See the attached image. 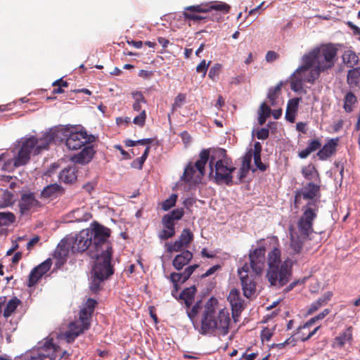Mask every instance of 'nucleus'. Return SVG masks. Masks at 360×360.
Here are the masks:
<instances>
[{
  "mask_svg": "<svg viewBox=\"0 0 360 360\" xmlns=\"http://www.w3.org/2000/svg\"><path fill=\"white\" fill-rule=\"evenodd\" d=\"M110 233L109 229L95 223L91 229L81 231L75 238L62 240L58 246V266L65 262L70 250L73 252L87 251L95 260L112 256V246L108 240Z\"/></svg>",
  "mask_w": 360,
  "mask_h": 360,
  "instance_id": "nucleus-1",
  "label": "nucleus"
},
{
  "mask_svg": "<svg viewBox=\"0 0 360 360\" xmlns=\"http://www.w3.org/2000/svg\"><path fill=\"white\" fill-rule=\"evenodd\" d=\"M337 49L332 44L316 48L302 57V65L292 75L291 89L299 92L304 83H313L321 72L331 68L335 62Z\"/></svg>",
  "mask_w": 360,
  "mask_h": 360,
  "instance_id": "nucleus-2",
  "label": "nucleus"
},
{
  "mask_svg": "<svg viewBox=\"0 0 360 360\" xmlns=\"http://www.w3.org/2000/svg\"><path fill=\"white\" fill-rule=\"evenodd\" d=\"M218 301L211 297L205 303L201 315L200 334L218 335L224 336L229 333L230 316L226 308L219 309Z\"/></svg>",
  "mask_w": 360,
  "mask_h": 360,
  "instance_id": "nucleus-3",
  "label": "nucleus"
},
{
  "mask_svg": "<svg viewBox=\"0 0 360 360\" xmlns=\"http://www.w3.org/2000/svg\"><path fill=\"white\" fill-rule=\"evenodd\" d=\"M302 210L303 214L297 223L298 232H295L292 227L289 229L290 238L285 245V251L289 255L300 254L304 241L312 232V223L317 215L316 204L309 202Z\"/></svg>",
  "mask_w": 360,
  "mask_h": 360,
  "instance_id": "nucleus-4",
  "label": "nucleus"
},
{
  "mask_svg": "<svg viewBox=\"0 0 360 360\" xmlns=\"http://www.w3.org/2000/svg\"><path fill=\"white\" fill-rule=\"evenodd\" d=\"M58 131H50L37 139L34 136L25 137L17 142V154L13 158V165L20 167L28 162L32 154H39L41 150L46 149L49 145L55 141Z\"/></svg>",
  "mask_w": 360,
  "mask_h": 360,
  "instance_id": "nucleus-5",
  "label": "nucleus"
},
{
  "mask_svg": "<svg viewBox=\"0 0 360 360\" xmlns=\"http://www.w3.org/2000/svg\"><path fill=\"white\" fill-rule=\"evenodd\" d=\"M225 150L219 149L209 154V174L218 184L230 185L236 176V169L231 161L226 157Z\"/></svg>",
  "mask_w": 360,
  "mask_h": 360,
  "instance_id": "nucleus-6",
  "label": "nucleus"
},
{
  "mask_svg": "<svg viewBox=\"0 0 360 360\" xmlns=\"http://www.w3.org/2000/svg\"><path fill=\"white\" fill-rule=\"evenodd\" d=\"M53 335H51V338L49 337L43 342H39L32 349L18 356V359L20 360H54L58 355L61 358L66 354L68 355L65 350L61 349V345L65 340H59L58 334H56L58 340L56 343L54 342Z\"/></svg>",
  "mask_w": 360,
  "mask_h": 360,
  "instance_id": "nucleus-7",
  "label": "nucleus"
},
{
  "mask_svg": "<svg viewBox=\"0 0 360 360\" xmlns=\"http://www.w3.org/2000/svg\"><path fill=\"white\" fill-rule=\"evenodd\" d=\"M92 313L91 309L82 308L79 311V320L70 323L68 330L64 333H59L58 339L65 340L67 343L72 342L77 337L89 328Z\"/></svg>",
  "mask_w": 360,
  "mask_h": 360,
  "instance_id": "nucleus-8",
  "label": "nucleus"
},
{
  "mask_svg": "<svg viewBox=\"0 0 360 360\" xmlns=\"http://www.w3.org/2000/svg\"><path fill=\"white\" fill-rule=\"evenodd\" d=\"M111 258L112 256H105L103 259L94 261L90 283V288L93 292H98L101 283L113 274Z\"/></svg>",
  "mask_w": 360,
  "mask_h": 360,
  "instance_id": "nucleus-9",
  "label": "nucleus"
},
{
  "mask_svg": "<svg viewBox=\"0 0 360 360\" xmlns=\"http://www.w3.org/2000/svg\"><path fill=\"white\" fill-rule=\"evenodd\" d=\"M291 275L292 262L286 259L281 266L269 268L266 277L271 285L279 288L289 282Z\"/></svg>",
  "mask_w": 360,
  "mask_h": 360,
  "instance_id": "nucleus-10",
  "label": "nucleus"
},
{
  "mask_svg": "<svg viewBox=\"0 0 360 360\" xmlns=\"http://www.w3.org/2000/svg\"><path fill=\"white\" fill-rule=\"evenodd\" d=\"M199 160L195 165L189 164L184 170L182 179L188 183L196 184L200 182L205 175V167L209 160V150H203L200 152Z\"/></svg>",
  "mask_w": 360,
  "mask_h": 360,
  "instance_id": "nucleus-11",
  "label": "nucleus"
},
{
  "mask_svg": "<svg viewBox=\"0 0 360 360\" xmlns=\"http://www.w3.org/2000/svg\"><path fill=\"white\" fill-rule=\"evenodd\" d=\"M199 160L195 165L189 164L184 170L182 179L188 183L196 184L200 182L205 175V167L209 160V150H203L200 152Z\"/></svg>",
  "mask_w": 360,
  "mask_h": 360,
  "instance_id": "nucleus-12",
  "label": "nucleus"
},
{
  "mask_svg": "<svg viewBox=\"0 0 360 360\" xmlns=\"http://www.w3.org/2000/svg\"><path fill=\"white\" fill-rule=\"evenodd\" d=\"M238 272L244 296L247 298H251L256 292L255 275L249 272V266L247 264H245L243 267L239 269Z\"/></svg>",
  "mask_w": 360,
  "mask_h": 360,
  "instance_id": "nucleus-13",
  "label": "nucleus"
},
{
  "mask_svg": "<svg viewBox=\"0 0 360 360\" xmlns=\"http://www.w3.org/2000/svg\"><path fill=\"white\" fill-rule=\"evenodd\" d=\"M250 264L249 272L255 275L260 274L265 264V249L264 248H258L253 251H250L249 254Z\"/></svg>",
  "mask_w": 360,
  "mask_h": 360,
  "instance_id": "nucleus-14",
  "label": "nucleus"
},
{
  "mask_svg": "<svg viewBox=\"0 0 360 360\" xmlns=\"http://www.w3.org/2000/svg\"><path fill=\"white\" fill-rule=\"evenodd\" d=\"M65 144L70 150H77L89 141L87 134L84 131H71L65 134Z\"/></svg>",
  "mask_w": 360,
  "mask_h": 360,
  "instance_id": "nucleus-15",
  "label": "nucleus"
},
{
  "mask_svg": "<svg viewBox=\"0 0 360 360\" xmlns=\"http://www.w3.org/2000/svg\"><path fill=\"white\" fill-rule=\"evenodd\" d=\"M41 206V202L36 198L34 194L31 192L22 193L18 202L19 211L21 214H25L30 210Z\"/></svg>",
  "mask_w": 360,
  "mask_h": 360,
  "instance_id": "nucleus-16",
  "label": "nucleus"
},
{
  "mask_svg": "<svg viewBox=\"0 0 360 360\" xmlns=\"http://www.w3.org/2000/svg\"><path fill=\"white\" fill-rule=\"evenodd\" d=\"M227 299L231 307L233 318L236 321V319L244 309L243 300L240 297V291L236 288L232 289Z\"/></svg>",
  "mask_w": 360,
  "mask_h": 360,
  "instance_id": "nucleus-17",
  "label": "nucleus"
},
{
  "mask_svg": "<svg viewBox=\"0 0 360 360\" xmlns=\"http://www.w3.org/2000/svg\"><path fill=\"white\" fill-rule=\"evenodd\" d=\"M198 267V264L191 265L187 266L183 273L173 272L170 274L169 279L173 283L174 288L172 292L173 296H174V292H176L179 290L178 283L186 281Z\"/></svg>",
  "mask_w": 360,
  "mask_h": 360,
  "instance_id": "nucleus-18",
  "label": "nucleus"
},
{
  "mask_svg": "<svg viewBox=\"0 0 360 360\" xmlns=\"http://www.w3.org/2000/svg\"><path fill=\"white\" fill-rule=\"evenodd\" d=\"M319 197L320 186L314 183H308L296 194L295 202L298 203L299 199L301 198L305 200H313Z\"/></svg>",
  "mask_w": 360,
  "mask_h": 360,
  "instance_id": "nucleus-19",
  "label": "nucleus"
},
{
  "mask_svg": "<svg viewBox=\"0 0 360 360\" xmlns=\"http://www.w3.org/2000/svg\"><path fill=\"white\" fill-rule=\"evenodd\" d=\"M51 259H47L44 262L34 268L30 274L28 286L34 285L37 281L45 274L51 267Z\"/></svg>",
  "mask_w": 360,
  "mask_h": 360,
  "instance_id": "nucleus-20",
  "label": "nucleus"
},
{
  "mask_svg": "<svg viewBox=\"0 0 360 360\" xmlns=\"http://www.w3.org/2000/svg\"><path fill=\"white\" fill-rule=\"evenodd\" d=\"M209 11L207 5H195L188 6L185 8L184 12V16L186 20H193L194 22H198L205 18L198 13H207Z\"/></svg>",
  "mask_w": 360,
  "mask_h": 360,
  "instance_id": "nucleus-21",
  "label": "nucleus"
},
{
  "mask_svg": "<svg viewBox=\"0 0 360 360\" xmlns=\"http://www.w3.org/2000/svg\"><path fill=\"white\" fill-rule=\"evenodd\" d=\"M252 158V150L248 151L242 159V165L238 170H237L236 176V183H240L247 175L250 168V163Z\"/></svg>",
  "mask_w": 360,
  "mask_h": 360,
  "instance_id": "nucleus-22",
  "label": "nucleus"
},
{
  "mask_svg": "<svg viewBox=\"0 0 360 360\" xmlns=\"http://www.w3.org/2000/svg\"><path fill=\"white\" fill-rule=\"evenodd\" d=\"M95 151L92 146H85L82 150L71 157V160L74 163L84 165L89 162L94 157Z\"/></svg>",
  "mask_w": 360,
  "mask_h": 360,
  "instance_id": "nucleus-23",
  "label": "nucleus"
},
{
  "mask_svg": "<svg viewBox=\"0 0 360 360\" xmlns=\"http://www.w3.org/2000/svg\"><path fill=\"white\" fill-rule=\"evenodd\" d=\"M338 139H332L318 152L319 159L323 160L330 157L336 150Z\"/></svg>",
  "mask_w": 360,
  "mask_h": 360,
  "instance_id": "nucleus-24",
  "label": "nucleus"
},
{
  "mask_svg": "<svg viewBox=\"0 0 360 360\" xmlns=\"http://www.w3.org/2000/svg\"><path fill=\"white\" fill-rule=\"evenodd\" d=\"M192 258L193 254L190 251H183L174 258L172 265L176 270H181L190 262Z\"/></svg>",
  "mask_w": 360,
  "mask_h": 360,
  "instance_id": "nucleus-25",
  "label": "nucleus"
},
{
  "mask_svg": "<svg viewBox=\"0 0 360 360\" xmlns=\"http://www.w3.org/2000/svg\"><path fill=\"white\" fill-rule=\"evenodd\" d=\"M77 169L75 165L68 166L60 172L58 177L62 182L72 184L77 179Z\"/></svg>",
  "mask_w": 360,
  "mask_h": 360,
  "instance_id": "nucleus-26",
  "label": "nucleus"
},
{
  "mask_svg": "<svg viewBox=\"0 0 360 360\" xmlns=\"http://www.w3.org/2000/svg\"><path fill=\"white\" fill-rule=\"evenodd\" d=\"M162 224L164 229L158 233L160 240H167L175 235L174 223L169 222L166 219H162Z\"/></svg>",
  "mask_w": 360,
  "mask_h": 360,
  "instance_id": "nucleus-27",
  "label": "nucleus"
},
{
  "mask_svg": "<svg viewBox=\"0 0 360 360\" xmlns=\"http://www.w3.org/2000/svg\"><path fill=\"white\" fill-rule=\"evenodd\" d=\"M300 98H294L288 101L285 112V119L290 122H294L298 110Z\"/></svg>",
  "mask_w": 360,
  "mask_h": 360,
  "instance_id": "nucleus-28",
  "label": "nucleus"
},
{
  "mask_svg": "<svg viewBox=\"0 0 360 360\" xmlns=\"http://www.w3.org/2000/svg\"><path fill=\"white\" fill-rule=\"evenodd\" d=\"M352 340V328H347L344 332L337 336L334 340L333 346L342 347L346 344H350Z\"/></svg>",
  "mask_w": 360,
  "mask_h": 360,
  "instance_id": "nucleus-29",
  "label": "nucleus"
},
{
  "mask_svg": "<svg viewBox=\"0 0 360 360\" xmlns=\"http://www.w3.org/2000/svg\"><path fill=\"white\" fill-rule=\"evenodd\" d=\"M62 188L58 184H52L46 186L41 192V197L44 198L56 197L61 193Z\"/></svg>",
  "mask_w": 360,
  "mask_h": 360,
  "instance_id": "nucleus-30",
  "label": "nucleus"
},
{
  "mask_svg": "<svg viewBox=\"0 0 360 360\" xmlns=\"http://www.w3.org/2000/svg\"><path fill=\"white\" fill-rule=\"evenodd\" d=\"M196 292V288L191 286L184 289L180 294L179 298L184 300L186 307H189L194 300V297Z\"/></svg>",
  "mask_w": 360,
  "mask_h": 360,
  "instance_id": "nucleus-31",
  "label": "nucleus"
},
{
  "mask_svg": "<svg viewBox=\"0 0 360 360\" xmlns=\"http://www.w3.org/2000/svg\"><path fill=\"white\" fill-rule=\"evenodd\" d=\"M281 250L274 248L269 254H268V264L269 268H271V266H281Z\"/></svg>",
  "mask_w": 360,
  "mask_h": 360,
  "instance_id": "nucleus-32",
  "label": "nucleus"
},
{
  "mask_svg": "<svg viewBox=\"0 0 360 360\" xmlns=\"http://www.w3.org/2000/svg\"><path fill=\"white\" fill-rule=\"evenodd\" d=\"M342 60L347 67L353 68L358 64L359 57L353 51L347 50L342 55Z\"/></svg>",
  "mask_w": 360,
  "mask_h": 360,
  "instance_id": "nucleus-33",
  "label": "nucleus"
},
{
  "mask_svg": "<svg viewBox=\"0 0 360 360\" xmlns=\"http://www.w3.org/2000/svg\"><path fill=\"white\" fill-rule=\"evenodd\" d=\"M331 296L332 294L329 292H328L327 294L321 296L320 298H319L316 301H315L310 305L308 310V313L311 314L318 310L321 307L327 303V302L330 300Z\"/></svg>",
  "mask_w": 360,
  "mask_h": 360,
  "instance_id": "nucleus-34",
  "label": "nucleus"
},
{
  "mask_svg": "<svg viewBox=\"0 0 360 360\" xmlns=\"http://www.w3.org/2000/svg\"><path fill=\"white\" fill-rule=\"evenodd\" d=\"M20 303L21 301L17 297L11 299L6 304V306L4 309V316L6 319L8 318L15 311Z\"/></svg>",
  "mask_w": 360,
  "mask_h": 360,
  "instance_id": "nucleus-35",
  "label": "nucleus"
},
{
  "mask_svg": "<svg viewBox=\"0 0 360 360\" xmlns=\"http://www.w3.org/2000/svg\"><path fill=\"white\" fill-rule=\"evenodd\" d=\"M360 80V69L353 68L347 73V83L351 87L356 86Z\"/></svg>",
  "mask_w": 360,
  "mask_h": 360,
  "instance_id": "nucleus-36",
  "label": "nucleus"
},
{
  "mask_svg": "<svg viewBox=\"0 0 360 360\" xmlns=\"http://www.w3.org/2000/svg\"><path fill=\"white\" fill-rule=\"evenodd\" d=\"M302 174L304 177L307 180H313L315 179H319V174L312 165H309L302 169Z\"/></svg>",
  "mask_w": 360,
  "mask_h": 360,
  "instance_id": "nucleus-37",
  "label": "nucleus"
},
{
  "mask_svg": "<svg viewBox=\"0 0 360 360\" xmlns=\"http://www.w3.org/2000/svg\"><path fill=\"white\" fill-rule=\"evenodd\" d=\"M73 217L76 221H86L91 219V215L84 208H78L73 211Z\"/></svg>",
  "mask_w": 360,
  "mask_h": 360,
  "instance_id": "nucleus-38",
  "label": "nucleus"
},
{
  "mask_svg": "<svg viewBox=\"0 0 360 360\" xmlns=\"http://www.w3.org/2000/svg\"><path fill=\"white\" fill-rule=\"evenodd\" d=\"M15 220V217L12 212H0V226H9Z\"/></svg>",
  "mask_w": 360,
  "mask_h": 360,
  "instance_id": "nucleus-39",
  "label": "nucleus"
},
{
  "mask_svg": "<svg viewBox=\"0 0 360 360\" xmlns=\"http://www.w3.org/2000/svg\"><path fill=\"white\" fill-rule=\"evenodd\" d=\"M184 212L182 208L174 210L170 213L163 216L162 219H166L169 222L174 223V220H179L184 216Z\"/></svg>",
  "mask_w": 360,
  "mask_h": 360,
  "instance_id": "nucleus-40",
  "label": "nucleus"
},
{
  "mask_svg": "<svg viewBox=\"0 0 360 360\" xmlns=\"http://www.w3.org/2000/svg\"><path fill=\"white\" fill-rule=\"evenodd\" d=\"M356 102V98L352 92H348L345 97L344 109L346 112L352 111V105Z\"/></svg>",
  "mask_w": 360,
  "mask_h": 360,
  "instance_id": "nucleus-41",
  "label": "nucleus"
},
{
  "mask_svg": "<svg viewBox=\"0 0 360 360\" xmlns=\"http://www.w3.org/2000/svg\"><path fill=\"white\" fill-rule=\"evenodd\" d=\"M165 246L167 248V250L169 252H179L183 248H186V246L184 244L182 241L178 238L175 242L174 243H168L165 244Z\"/></svg>",
  "mask_w": 360,
  "mask_h": 360,
  "instance_id": "nucleus-42",
  "label": "nucleus"
},
{
  "mask_svg": "<svg viewBox=\"0 0 360 360\" xmlns=\"http://www.w3.org/2000/svg\"><path fill=\"white\" fill-rule=\"evenodd\" d=\"M281 86H282V82H280L275 87L269 89V94H268V98H269L271 105H275L276 99L277 98L278 94L281 91Z\"/></svg>",
  "mask_w": 360,
  "mask_h": 360,
  "instance_id": "nucleus-43",
  "label": "nucleus"
},
{
  "mask_svg": "<svg viewBox=\"0 0 360 360\" xmlns=\"http://www.w3.org/2000/svg\"><path fill=\"white\" fill-rule=\"evenodd\" d=\"M177 195L172 194L167 199L164 200L162 203V209L164 211H167L174 207L176 202Z\"/></svg>",
  "mask_w": 360,
  "mask_h": 360,
  "instance_id": "nucleus-44",
  "label": "nucleus"
},
{
  "mask_svg": "<svg viewBox=\"0 0 360 360\" xmlns=\"http://www.w3.org/2000/svg\"><path fill=\"white\" fill-rule=\"evenodd\" d=\"M329 309H326L322 312L319 314L317 316L311 318L309 321H308L303 326L302 329L304 330L314 324L316 321L321 320L324 319L329 313Z\"/></svg>",
  "mask_w": 360,
  "mask_h": 360,
  "instance_id": "nucleus-45",
  "label": "nucleus"
},
{
  "mask_svg": "<svg viewBox=\"0 0 360 360\" xmlns=\"http://www.w3.org/2000/svg\"><path fill=\"white\" fill-rule=\"evenodd\" d=\"M179 238L181 241H182L184 244L187 247L193 240V235L189 229H184Z\"/></svg>",
  "mask_w": 360,
  "mask_h": 360,
  "instance_id": "nucleus-46",
  "label": "nucleus"
},
{
  "mask_svg": "<svg viewBox=\"0 0 360 360\" xmlns=\"http://www.w3.org/2000/svg\"><path fill=\"white\" fill-rule=\"evenodd\" d=\"M146 119V110H141L140 113L136 115L134 120L133 123L137 126H139L141 127H143L145 124Z\"/></svg>",
  "mask_w": 360,
  "mask_h": 360,
  "instance_id": "nucleus-47",
  "label": "nucleus"
},
{
  "mask_svg": "<svg viewBox=\"0 0 360 360\" xmlns=\"http://www.w3.org/2000/svg\"><path fill=\"white\" fill-rule=\"evenodd\" d=\"M260 154L261 153H259L258 151L252 152V156L254 158V162H255V165L261 171H264V170H266V166L261 161V155Z\"/></svg>",
  "mask_w": 360,
  "mask_h": 360,
  "instance_id": "nucleus-48",
  "label": "nucleus"
},
{
  "mask_svg": "<svg viewBox=\"0 0 360 360\" xmlns=\"http://www.w3.org/2000/svg\"><path fill=\"white\" fill-rule=\"evenodd\" d=\"M210 63V62L207 63L205 60H202L200 62V63L196 67V71L198 73H202V77H205Z\"/></svg>",
  "mask_w": 360,
  "mask_h": 360,
  "instance_id": "nucleus-49",
  "label": "nucleus"
},
{
  "mask_svg": "<svg viewBox=\"0 0 360 360\" xmlns=\"http://www.w3.org/2000/svg\"><path fill=\"white\" fill-rule=\"evenodd\" d=\"M200 308V302H197L193 307L187 311L188 316L191 320H193L199 312Z\"/></svg>",
  "mask_w": 360,
  "mask_h": 360,
  "instance_id": "nucleus-50",
  "label": "nucleus"
},
{
  "mask_svg": "<svg viewBox=\"0 0 360 360\" xmlns=\"http://www.w3.org/2000/svg\"><path fill=\"white\" fill-rule=\"evenodd\" d=\"M208 8H209V11L210 9H214V10H217V11H222L224 12H228L230 8L229 5H227L224 3H222V2L216 3L211 6H208Z\"/></svg>",
  "mask_w": 360,
  "mask_h": 360,
  "instance_id": "nucleus-51",
  "label": "nucleus"
},
{
  "mask_svg": "<svg viewBox=\"0 0 360 360\" xmlns=\"http://www.w3.org/2000/svg\"><path fill=\"white\" fill-rule=\"evenodd\" d=\"M2 198L4 200V202L2 203L1 207L10 206L13 202V195L9 192L4 193Z\"/></svg>",
  "mask_w": 360,
  "mask_h": 360,
  "instance_id": "nucleus-52",
  "label": "nucleus"
},
{
  "mask_svg": "<svg viewBox=\"0 0 360 360\" xmlns=\"http://www.w3.org/2000/svg\"><path fill=\"white\" fill-rule=\"evenodd\" d=\"M132 98L134 102L146 103V100L145 99L143 94L141 91H135L132 93Z\"/></svg>",
  "mask_w": 360,
  "mask_h": 360,
  "instance_id": "nucleus-53",
  "label": "nucleus"
},
{
  "mask_svg": "<svg viewBox=\"0 0 360 360\" xmlns=\"http://www.w3.org/2000/svg\"><path fill=\"white\" fill-rule=\"evenodd\" d=\"M258 114L263 115L268 117L271 114V109L267 105L263 103L260 106Z\"/></svg>",
  "mask_w": 360,
  "mask_h": 360,
  "instance_id": "nucleus-54",
  "label": "nucleus"
},
{
  "mask_svg": "<svg viewBox=\"0 0 360 360\" xmlns=\"http://www.w3.org/2000/svg\"><path fill=\"white\" fill-rule=\"evenodd\" d=\"M266 60L268 63H271L275 61L278 58V54L275 51H269L266 54Z\"/></svg>",
  "mask_w": 360,
  "mask_h": 360,
  "instance_id": "nucleus-55",
  "label": "nucleus"
},
{
  "mask_svg": "<svg viewBox=\"0 0 360 360\" xmlns=\"http://www.w3.org/2000/svg\"><path fill=\"white\" fill-rule=\"evenodd\" d=\"M321 144L319 140H313L309 142L307 148L312 153L321 147Z\"/></svg>",
  "mask_w": 360,
  "mask_h": 360,
  "instance_id": "nucleus-56",
  "label": "nucleus"
},
{
  "mask_svg": "<svg viewBox=\"0 0 360 360\" xmlns=\"http://www.w3.org/2000/svg\"><path fill=\"white\" fill-rule=\"evenodd\" d=\"M269 134V131L266 128H262L259 129L257 133V137L258 139H266L268 138Z\"/></svg>",
  "mask_w": 360,
  "mask_h": 360,
  "instance_id": "nucleus-57",
  "label": "nucleus"
},
{
  "mask_svg": "<svg viewBox=\"0 0 360 360\" xmlns=\"http://www.w3.org/2000/svg\"><path fill=\"white\" fill-rule=\"evenodd\" d=\"M272 336V333L269 328H264L261 333L262 340L269 341Z\"/></svg>",
  "mask_w": 360,
  "mask_h": 360,
  "instance_id": "nucleus-58",
  "label": "nucleus"
},
{
  "mask_svg": "<svg viewBox=\"0 0 360 360\" xmlns=\"http://www.w3.org/2000/svg\"><path fill=\"white\" fill-rule=\"evenodd\" d=\"M144 160H143V158H141V157L140 158H138L136 159H135L132 162H131V167H134V168H137V169H142V167H143V165L144 163Z\"/></svg>",
  "mask_w": 360,
  "mask_h": 360,
  "instance_id": "nucleus-59",
  "label": "nucleus"
},
{
  "mask_svg": "<svg viewBox=\"0 0 360 360\" xmlns=\"http://www.w3.org/2000/svg\"><path fill=\"white\" fill-rule=\"evenodd\" d=\"M220 269L219 265H214L210 267L205 274L202 275V278L207 277L213 274L215 271Z\"/></svg>",
  "mask_w": 360,
  "mask_h": 360,
  "instance_id": "nucleus-60",
  "label": "nucleus"
},
{
  "mask_svg": "<svg viewBox=\"0 0 360 360\" xmlns=\"http://www.w3.org/2000/svg\"><path fill=\"white\" fill-rule=\"evenodd\" d=\"M153 72L152 71H148L145 70H141L139 72V76L143 79H149L153 76Z\"/></svg>",
  "mask_w": 360,
  "mask_h": 360,
  "instance_id": "nucleus-61",
  "label": "nucleus"
},
{
  "mask_svg": "<svg viewBox=\"0 0 360 360\" xmlns=\"http://www.w3.org/2000/svg\"><path fill=\"white\" fill-rule=\"evenodd\" d=\"M186 99V96L183 94H179L174 100V105L179 107Z\"/></svg>",
  "mask_w": 360,
  "mask_h": 360,
  "instance_id": "nucleus-62",
  "label": "nucleus"
},
{
  "mask_svg": "<svg viewBox=\"0 0 360 360\" xmlns=\"http://www.w3.org/2000/svg\"><path fill=\"white\" fill-rule=\"evenodd\" d=\"M219 70V67L218 66V65H216L215 66L211 68L208 74L209 77L211 78L212 79H214Z\"/></svg>",
  "mask_w": 360,
  "mask_h": 360,
  "instance_id": "nucleus-63",
  "label": "nucleus"
},
{
  "mask_svg": "<svg viewBox=\"0 0 360 360\" xmlns=\"http://www.w3.org/2000/svg\"><path fill=\"white\" fill-rule=\"evenodd\" d=\"M96 304V300L93 299H88L86 306L84 308L91 309V311H94Z\"/></svg>",
  "mask_w": 360,
  "mask_h": 360,
  "instance_id": "nucleus-64",
  "label": "nucleus"
}]
</instances>
